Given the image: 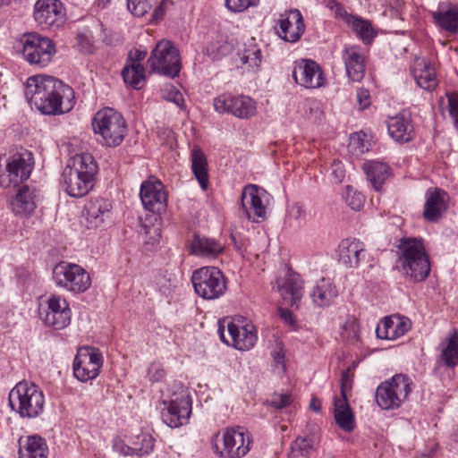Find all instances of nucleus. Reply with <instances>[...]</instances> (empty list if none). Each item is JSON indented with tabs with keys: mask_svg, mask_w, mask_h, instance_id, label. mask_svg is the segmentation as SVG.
Wrapping results in <instances>:
<instances>
[{
	"mask_svg": "<svg viewBox=\"0 0 458 458\" xmlns=\"http://www.w3.org/2000/svg\"><path fill=\"white\" fill-rule=\"evenodd\" d=\"M25 96L30 105L44 114H61L71 111L75 104L72 87L47 75L30 77Z\"/></svg>",
	"mask_w": 458,
	"mask_h": 458,
	"instance_id": "1",
	"label": "nucleus"
},
{
	"mask_svg": "<svg viewBox=\"0 0 458 458\" xmlns=\"http://www.w3.org/2000/svg\"><path fill=\"white\" fill-rule=\"evenodd\" d=\"M97 172L98 165L91 155H75L63 170L62 188L71 197H83L93 188Z\"/></svg>",
	"mask_w": 458,
	"mask_h": 458,
	"instance_id": "2",
	"label": "nucleus"
},
{
	"mask_svg": "<svg viewBox=\"0 0 458 458\" xmlns=\"http://www.w3.org/2000/svg\"><path fill=\"white\" fill-rule=\"evenodd\" d=\"M397 267L413 282H422L430 273V262L421 239L403 237L396 245Z\"/></svg>",
	"mask_w": 458,
	"mask_h": 458,
	"instance_id": "3",
	"label": "nucleus"
},
{
	"mask_svg": "<svg viewBox=\"0 0 458 458\" xmlns=\"http://www.w3.org/2000/svg\"><path fill=\"white\" fill-rule=\"evenodd\" d=\"M9 405L22 418H37L44 411L43 392L33 383L21 381L10 391Z\"/></svg>",
	"mask_w": 458,
	"mask_h": 458,
	"instance_id": "4",
	"label": "nucleus"
},
{
	"mask_svg": "<svg viewBox=\"0 0 458 458\" xmlns=\"http://www.w3.org/2000/svg\"><path fill=\"white\" fill-rule=\"evenodd\" d=\"M92 127L95 134L101 137V144L106 147L119 146L127 133V123L123 116L109 107L95 114Z\"/></svg>",
	"mask_w": 458,
	"mask_h": 458,
	"instance_id": "5",
	"label": "nucleus"
},
{
	"mask_svg": "<svg viewBox=\"0 0 458 458\" xmlns=\"http://www.w3.org/2000/svg\"><path fill=\"white\" fill-rule=\"evenodd\" d=\"M411 378L404 374H396L382 382L376 389V402L383 410H394L404 403L411 392Z\"/></svg>",
	"mask_w": 458,
	"mask_h": 458,
	"instance_id": "6",
	"label": "nucleus"
},
{
	"mask_svg": "<svg viewBox=\"0 0 458 458\" xmlns=\"http://www.w3.org/2000/svg\"><path fill=\"white\" fill-rule=\"evenodd\" d=\"M21 43L23 58L30 64L39 68L47 66L56 53L54 41L37 32L25 33L21 39Z\"/></svg>",
	"mask_w": 458,
	"mask_h": 458,
	"instance_id": "7",
	"label": "nucleus"
},
{
	"mask_svg": "<svg viewBox=\"0 0 458 458\" xmlns=\"http://www.w3.org/2000/svg\"><path fill=\"white\" fill-rule=\"evenodd\" d=\"M251 442L249 432L237 427L225 429L222 435L216 434L213 447L221 457L241 458L250 451Z\"/></svg>",
	"mask_w": 458,
	"mask_h": 458,
	"instance_id": "8",
	"label": "nucleus"
},
{
	"mask_svg": "<svg viewBox=\"0 0 458 458\" xmlns=\"http://www.w3.org/2000/svg\"><path fill=\"white\" fill-rule=\"evenodd\" d=\"M55 284L73 293H85L91 285L89 273L80 265L60 261L53 268Z\"/></svg>",
	"mask_w": 458,
	"mask_h": 458,
	"instance_id": "9",
	"label": "nucleus"
},
{
	"mask_svg": "<svg viewBox=\"0 0 458 458\" xmlns=\"http://www.w3.org/2000/svg\"><path fill=\"white\" fill-rule=\"evenodd\" d=\"M151 72L169 78L179 76L181 71L180 53L170 40H160L152 50L148 60Z\"/></svg>",
	"mask_w": 458,
	"mask_h": 458,
	"instance_id": "10",
	"label": "nucleus"
},
{
	"mask_svg": "<svg viewBox=\"0 0 458 458\" xmlns=\"http://www.w3.org/2000/svg\"><path fill=\"white\" fill-rule=\"evenodd\" d=\"M191 282L195 293L205 300L217 299L227 289L224 274L215 267H204L195 270Z\"/></svg>",
	"mask_w": 458,
	"mask_h": 458,
	"instance_id": "11",
	"label": "nucleus"
},
{
	"mask_svg": "<svg viewBox=\"0 0 458 458\" xmlns=\"http://www.w3.org/2000/svg\"><path fill=\"white\" fill-rule=\"evenodd\" d=\"M163 403L165 407L161 416L167 426L178 428L188 422L191 413V399L185 387L179 385L170 399Z\"/></svg>",
	"mask_w": 458,
	"mask_h": 458,
	"instance_id": "12",
	"label": "nucleus"
},
{
	"mask_svg": "<svg viewBox=\"0 0 458 458\" xmlns=\"http://www.w3.org/2000/svg\"><path fill=\"white\" fill-rule=\"evenodd\" d=\"M227 323V329L219 323L218 334L222 342L233 346L240 351H248L251 349L258 339L257 331L253 324L244 323L238 320Z\"/></svg>",
	"mask_w": 458,
	"mask_h": 458,
	"instance_id": "13",
	"label": "nucleus"
},
{
	"mask_svg": "<svg viewBox=\"0 0 458 458\" xmlns=\"http://www.w3.org/2000/svg\"><path fill=\"white\" fill-rule=\"evenodd\" d=\"M33 164L30 152L13 155L8 159L4 172L0 174V185L4 188L18 186L30 177Z\"/></svg>",
	"mask_w": 458,
	"mask_h": 458,
	"instance_id": "14",
	"label": "nucleus"
},
{
	"mask_svg": "<svg viewBox=\"0 0 458 458\" xmlns=\"http://www.w3.org/2000/svg\"><path fill=\"white\" fill-rule=\"evenodd\" d=\"M102 366V353L96 348L85 347L74 358L73 374L78 380L87 382L98 376Z\"/></svg>",
	"mask_w": 458,
	"mask_h": 458,
	"instance_id": "15",
	"label": "nucleus"
},
{
	"mask_svg": "<svg viewBox=\"0 0 458 458\" xmlns=\"http://www.w3.org/2000/svg\"><path fill=\"white\" fill-rule=\"evenodd\" d=\"M214 108L219 113H229L240 119H250L257 112L256 102L243 95H221L214 99Z\"/></svg>",
	"mask_w": 458,
	"mask_h": 458,
	"instance_id": "16",
	"label": "nucleus"
},
{
	"mask_svg": "<svg viewBox=\"0 0 458 458\" xmlns=\"http://www.w3.org/2000/svg\"><path fill=\"white\" fill-rule=\"evenodd\" d=\"M35 21L43 29H57L65 21V13L60 0H38L34 5Z\"/></svg>",
	"mask_w": 458,
	"mask_h": 458,
	"instance_id": "17",
	"label": "nucleus"
},
{
	"mask_svg": "<svg viewBox=\"0 0 458 458\" xmlns=\"http://www.w3.org/2000/svg\"><path fill=\"white\" fill-rule=\"evenodd\" d=\"M275 30L278 37L285 42L295 43L299 41L305 32L302 14L298 9L284 12L280 14Z\"/></svg>",
	"mask_w": 458,
	"mask_h": 458,
	"instance_id": "18",
	"label": "nucleus"
},
{
	"mask_svg": "<svg viewBox=\"0 0 458 458\" xmlns=\"http://www.w3.org/2000/svg\"><path fill=\"white\" fill-rule=\"evenodd\" d=\"M293 78L297 84L306 89H318L326 82L320 66L315 61L307 59L295 62Z\"/></svg>",
	"mask_w": 458,
	"mask_h": 458,
	"instance_id": "19",
	"label": "nucleus"
},
{
	"mask_svg": "<svg viewBox=\"0 0 458 458\" xmlns=\"http://www.w3.org/2000/svg\"><path fill=\"white\" fill-rule=\"evenodd\" d=\"M239 216L253 222H259V218H265L266 207L263 204L261 192L257 185L250 184L243 188L241 196Z\"/></svg>",
	"mask_w": 458,
	"mask_h": 458,
	"instance_id": "20",
	"label": "nucleus"
},
{
	"mask_svg": "<svg viewBox=\"0 0 458 458\" xmlns=\"http://www.w3.org/2000/svg\"><path fill=\"white\" fill-rule=\"evenodd\" d=\"M111 209L109 200L103 198L92 199L84 206L81 224L89 230L99 228L110 217Z\"/></svg>",
	"mask_w": 458,
	"mask_h": 458,
	"instance_id": "21",
	"label": "nucleus"
},
{
	"mask_svg": "<svg viewBox=\"0 0 458 458\" xmlns=\"http://www.w3.org/2000/svg\"><path fill=\"white\" fill-rule=\"evenodd\" d=\"M45 322L54 329L60 330L70 325L72 311L65 298L51 294L47 300Z\"/></svg>",
	"mask_w": 458,
	"mask_h": 458,
	"instance_id": "22",
	"label": "nucleus"
},
{
	"mask_svg": "<svg viewBox=\"0 0 458 458\" xmlns=\"http://www.w3.org/2000/svg\"><path fill=\"white\" fill-rule=\"evenodd\" d=\"M140 196L146 209L153 213H159L165 209L167 195L160 181H145L142 182Z\"/></svg>",
	"mask_w": 458,
	"mask_h": 458,
	"instance_id": "23",
	"label": "nucleus"
},
{
	"mask_svg": "<svg viewBox=\"0 0 458 458\" xmlns=\"http://www.w3.org/2000/svg\"><path fill=\"white\" fill-rule=\"evenodd\" d=\"M386 124L388 134L394 141L403 144L414 140L416 133L410 112L404 110L389 117Z\"/></svg>",
	"mask_w": 458,
	"mask_h": 458,
	"instance_id": "24",
	"label": "nucleus"
},
{
	"mask_svg": "<svg viewBox=\"0 0 458 458\" xmlns=\"http://www.w3.org/2000/svg\"><path fill=\"white\" fill-rule=\"evenodd\" d=\"M424 218L431 223L437 222L448 208L449 196L439 188H429L426 191Z\"/></svg>",
	"mask_w": 458,
	"mask_h": 458,
	"instance_id": "25",
	"label": "nucleus"
},
{
	"mask_svg": "<svg viewBox=\"0 0 458 458\" xmlns=\"http://www.w3.org/2000/svg\"><path fill=\"white\" fill-rule=\"evenodd\" d=\"M411 327V320L398 314L385 317L377 325V336L384 340H396L404 335Z\"/></svg>",
	"mask_w": 458,
	"mask_h": 458,
	"instance_id": "26",
	"label": "nucleus"
},
{
	"mask_svg": "<svg viewBox=\"0 0 458 458\" xmlns=\"http://www.w3.org/2000/svg\"><path fill=\"white\" fill-rule=\"evenodd\" d=\"M365 257V245L360 240L344 239L338 246V260L346 267H357Z\"/></svg>",
	"mask_w": 458,
	"mask_h": 458,
	"instance_id": "27",
	"label": "nucleus"
},
{
	"mask_svg": "<svg viewBox=\"0 0 458 458\" xmlns=\"http://www.w3.org/2000/svg\"><path fill=\"white\" fill-rule=\"evenodd\" d=\"M277 289L285 304L298 306L303 293V282L300 275L288 273L282 284L277 281Z\"/></svg>",
	"mask_w": 458,
	"mask_h": 458,
	"instance_id": "28",
	"label": "nucleus"
},
{
	"mask_svg": "<svg viewBox=\"0 0 458 458\" xmlns=\"http://www.w3.org/2000/svg\"><path fill=\"white\" fill-rule=\"evenodd\" d=\"M146 55V51L135 50L134 53L130 52L129 58L132 60V63L130 66H125L122 71L124 82L133 89H140L142 82L145 81V68L140 64V61Z\"/></svg>",
	"mask_w": 458,
	"mask_h": 458,
	"instance_id": "29",
	"label": "nucleus"
},
{
	"mask_svg": "<svg viewBox=\"0 0 458 458\" xmlns=\"http://www.w3.org/2000/svg\"><path fill=\"white\" fill-rule=\"evenodd\" d=\"M343 60L348 77L352 81H360L365 74V59L360 48L355 46L345 48Z\"/></svg>",
	"mask_w": 458,
	"mask_h": 458,
	"instance_id": "30",
	"label": "nucleus"
},
{
	"mask_svg": "<svg viewBox=\"0 0 458 458\" xmlns=\"http://www.w3.org/2000/svg\"><path fill=\"white\" fill-rule=\"evenodd\" d=\"M19 458H47L48 447L46 440L37 435L20 437Z\"/></svg>",
	"mask_w": 458,
	"mask_h": 458,
	"instance_id": "31",
	"label": "nucleus"
},
{
	"mask_svg": "<svg viewBox=\"0 0 458 458\" xmlns=\"http://www.w3.org/2000/svg\"><path fill=\"white\" fill-rule=\"evenodd\" d=\"M334 417L336 424L345 432L353 430L355 422L354 415L348 403L346 393L343 391V396H335L334 399Z\"/></svg>",
	"mask_w": 458,
	"mask_h": 458,
	"instance_id": "32",
	"label": "nucleus"
},
{
	"mask_svg": "<svg viewBox=\"0 0 458 458\" xmlns=\"http://www.w3.org/2000/svg\"><path fill=\"white\" fill-rule=\"evenodd\" d=\"M411 74L417 84L427 90H431L437 85L433 68L425 58H416L411 68Z\"/></svg>",
	"mask_w": 458,
	"mask_h": 458,
	"instance_id": "33",
	"label": "nucleus"
},
{
	"mask_svg": "<svg viewBox=\"0 0 458 458\" xmlns=\"http://www.w3.org/2000/svg\"><path fill=\"white\" fill-rule=\"evenodd\" d=\"M313 302L318 307L330 306L338 295V291L329 278H320L311 292Z\"/></svg>",
	"mask_w": 458,
	"mask_h": 458,
	"instance_id": "34",
	"label": "nucleus"
},
{
	"mask_svg": "<svg viewBox=\"0 0 458 458\" xmlns=\"http://www.w3.org/2000/svg\"><path fill=\"white\" fill-rule=\"evenodd\" d=\"M35 189L27 185L21 186L14 199L11 201L13 211L17 215L30 214L36 208Z\"/></svg>",
	"mask_w": 458,
	"mask_h": 458,
	"instance_id": "35",
	"label": "nucleus"
},
{
	"mask_svg": "<svg viewBox=\"0 0 458 458\" xmlns=\"http://www.w3.org/2000/svg\"><path fill=\"white\" fill-rule=\"evenodd\" d=\"M191 253L200 257L215 258L223 250V246L214 239L195 234L190 244Z\"/></svg>",
	"mask_w": 458,
	"mask_h": 458,
	"instance_id": "36",
	"label": "nucleus"
},
{
	"mask_svg": "<svg viewBox=\"0 0 458 458\" xmlns=\"http://www.w3.org/2000/svg\"><path fill=\"white\" fill-rule=\"evenodd\" d=\"M363 169L373 188L378 191L384 182L391 175L389 165L384 162L369 161L364 164Z\"/></svg>",
	"mask_w": 458,
	"mask_h": 458,
	"instance_id": "37",
	"label": "nucleus"
},
{
	"mask_svg": "<svg viewBox=\"0 0 458 458\" xmlns=\"http://www.w3.org/2000/svg\"><path fill=\"white\" fill-rule=\"evenodd\" d=\"M191 160L192 173L202 190L206 191L209 183L207 157L200 148H195L191 152Z\"/></svg>",
	"mask_w": 458,
	"mask_h": 458,
	"instance_id": "38",
	"label": "nucleus"
},
{
	"mask_svg": "<svg viewBox=\"0 0 458 458\" xmlns=\"http://www.w3.org/2000/svg\"><path fill=\"white\" fill-rule=\"evenodd\" d=\"M441 360L448 368L458 365V331L454 329L442 344Z\"/></svg>",
	"mask_w": 458,
	"mask_h": 458,
	"instance_id": "39",
	"label": "nucleus"
},
{
	"mask_svg": "<svg viewBox=\"0 0 458 458\" xmlns=\"http://www.w3.org/2000/svg\"><path fill=\"white\" fill-rule=\"evenodd\" d=\"M154 438L148 433H141L131 438L130 445H126L127 454L141 456L148 454L154 447Z\"/></svg>",
	"mask_w": 458,
	"mask_h": 458,
	"instance_id": "40",
	"label": "nucleus"
},
{
	"mask_svg": "<svg viewBox=\"0 0 458 458\" xmlns=\"http://www.w3.org/2000/svg\"><path fill=\"white\" fill-rule=\"evenodd\" d=\"M432 17L441 29L454 33L458 30V11L448 9L441 12H432Z\"/></svg>",
	"mask_w": 458,
	"mask_h": 458,
	"instance_id": "41",
	"label": "nucleus"
},
{
	"mask_svg": "<svg viewBox=\"0 0 458 458\" xmlns=\"http://www.w3.org/2000/svg\"><path fill=\"white\" fill-rule=\"evenodd\" d=\"M316 442L315 436H307L304 437H299L292 443L291 454L293 457H309L314 450Z\"/></svg>",
	"mask_w": 458,
	"mask_h": 458,
	"instance_id": "42",
	"label": "nucleus"
},
{
	"mask_svg": "<svg viewBox=\"0 0 458 458\" xmlns=\"http://www.w3.org/2000/svg\"><path fill=\"white\" fill-rule=\"evenodd\" d=\"M233 46L227 39L219 37L216 40L211 41L206 48L207 55L213 60H218L228 55L233 50Z\"/></svg>",
	"mask_w": 458,
	"mask_h": 458,
	"instance_id": "43",
	"label": "nucleus"
},
{
	"mask_svg": "<svg viewBox=\"0 0 458 458\" xmlns=\"http://www.w3.org/2000/svg\"><path fill=\"white\" fill-rule=\"evenodd\" d=\"M350 21L349 25L362 41L367 44L370 43L375 37V32L370 22L356 16L351 18Z\"/></svg>",
	"mask_w": 458,
	"mask_h": 458,
	"instance_id": "44",
	"label": "nucleus"
},
{
	"mask_svg": "<svg viewBox=\"0 0 458 458\" xmlns=\"http://www.w3.org/2000/svg\"><path fill=\"white\" fill-rule=\"evenodd\" d=\"M345 203L353 210H360L365 203V196L352 186H346L343 194Z\"/></svg>",
	"mask_w": 458,
	"mask_h": 458,
	"instance_id": "45",
	"label": "nucleus"
},
{
	"mask_svg": "<svg viewBox=\"0 0 458 458\" xmlns=\"http://www.w3.org/2000/svg\"><path fill=\"white\" fill-rule=\"evenodd\" d=\"M156 0H127L128 10L137 17L144 16L153 6Z\"/></svg>",
	"mask_w": 458,
	"mask_h": 458,
	"instance_id": "46",
	"label": "nucleus"
},
{
	"mask_svg": "<svg viewBox=\"0 0 458 458\" xmlns=\"http://www.w3.org/2000/svg\"><path fill=\"white\" fill-rule=\"evenodd\" d=\"M242 64H249L251 68H257L261 63V52L259 48L252 47L244 49L242 53L238 54Z\"/></svg>",
	"mask_w": 458,
	"mask_h": 458,
	"instance_id": "47",
	"label": "nucleus"
},
{
	"mask_svg": "<svg viewBox=\"0 0 458 458\" xmlns=\"http://www.w3.org/2000/svg\"><path fill=\"white\" fill-rule=\"evenodd\" d=\"M166 376V371L162 363L153 361L148 369V378L152 383L162 381Z\"/></svg>",
	"mask_w": 458,
	"mask_h": 458,
	"instance_id": "48",
	"label": "nucleus"
},
{
	"mask_svg": "<svg viewBox=\"0 0 458 458\" xmlns=\"http://www.w3.org/2000/svg\"><path fill=\"white\" fill-rule=\"evenodd\" d=\"M259 0H225V6L233 13H241L250 6H256Z\"/></svg>",
	"mask_w": 458,
	"mask_h": 458,
	"instance_id": "49",
	"label": "nucleus"
},
{
	"mask_svg": "<svg viewBox=\"0 0 458 458\" xmlns=\"http://www.w3.org/2000/svg\"><path fill=\"white\" fill-rule=\"evenodd\" d=\"M293 402V397L288 394H274L269 400V405L275 409H283L289 406Z\"/></svg>",
	"mask_w": 458,
	"mask_h": 458,
	"instance_id": "50",
	"label": "nucleus"
},
{
	"mask_svg": "<svg viewBox=\"0 0 458 458\" xmlns=\"http://www.w3.org/2000/svg\"><path fill=\"white\" fill-rule=\"evenodd\" d=\"M449 114L458 128V93L447 94Z\"/></svg>",
	"mask_w": 458,
	"mask_h": 458,
	"instance_id": "51",
	"label": "nucleus"
},
{
	"mask_svg": "<svg viewBox=\"0 0 458 458\" xmlns=\"http://www.w3.org/2000/svg\"><path fill=\"white\" fill-rule=\"evenodd\" d=\"M279 314L286 325L295 328L296 323L292 311L287 309H279Z\"/></svg>",
	"mask_w": 458,
	"mask_h": 458,
	"instance_id": "52",
	"label": "nucleus"
},
{
	"mask_svg": "<svg viewBox=\"0 0 458 458\" xmlns=\"http://www.w3.org/2000/svg\"><path fill=\"white\" fill-rule=\"evenodd\" d=\"M333 12L335 13V16L336 18L344 20L348 24L351 21L350 19L353 18V15L349 14L340 3H338V4L335 7Z\"/></svg>",
	"mask_w": 458,
	"mask_h": 458,
	"instance_id": "53",
	"label": "nucleus"
},
{
	"mask_svg": "<svg viewBox=\"0 0 458 458\" xmlns=\"http://www.w3.org/2000/svg\"><path fill=\"white\" fill-rule=\"evenodd\" d=\"M231 241L237 251L242 252L245 250L246 242L239 233H232Z\"/></svg>",
	"mask_w": 458,
	"mask_h": 458,
	"instance_id": "54",
	"label": "nucleus"
},
{
	"mask_svg": "<svg viewBox=\"0 0 458 458\" xmlns=\"http://www.w3.org/2000/svg\"><path fill=\"white\" fill-rule=\"evenodd\" d=\"M332 168H333L332 174L334 175L335 182H341L344 178V171L342 168L341 164L339 162L338 163L335 162L332 165Z\"/></svg>",
	"mask_w": 458,
	"mask_h": 458,
	"instance_id": "55",
	"label": "nucleus"
},
{
	"mask_svg": "<svg viewBox=\"0 0 458 458\" xmlns=\"http://www.w3.org/2000/svg\"><path fill=\"white\" fill-rule=\"evenodd\" d=\"M169 100H171L172 102H174L176 106H178L179 107H182L183 106V104H184V99H183V96L182 94L178 91L177 89H173L171 92H170V98H169Z\"/></svg>",
	"mask_w": 458,
	"mask_h": 458,
	"instance_id": "56",
	"label": "nucleus"
},
{
	"mask_svg": "<svg viewBox=\"0 0 458 458\" xmlns=\"http://www.w3.org/2000/svg\"><path fill=\"white\" fill-rule=\"evenodd\" d=\"M369 96L367 90H360L357 93V98L359 101L360 106L362 108H365L369 106Z\"/></svg>",
	"mask_w": 458,
	"mask_h": 458,
	"instance_id": "57",
	"label": "nucleus"
},
{
	"mask_svg": "<svg viewBox=\"0 0 458 458\" xmlns=\"http://www.w3.org/2000/svg\"><path fill=\"white\" fill-rule=\"evenodd\" d=\"M272 357L274 362L277 366H281L283 369H284V353L282 352V350L274 351L272 352Z\"/></svg>",
	"mask_w": 458,
	"mask_h": 458,
	"instance_id": "58",
	"label": "nucleus"
},
{
	"mask_svg": "<svg viewBox=\"0 0 458 458\" xmlns=\"http://www.w3.org/2000/svg\"><path fill=\"white\" fill-rule=\"evenodd\" d=\"M350 374L349 369L343 371L341 377V396H343V391L345 393V388L347 385L350 383Z\"/></svg>",
	"mask_w": 458,
	"mask_h": 458,
	"instance_id": "59",
	"label": "nucleus"
},
{
	"mask_svg": "<svg viewBox=\"0 0 458 458\" xmlns=\"http://www.w3.org/2000/svg\"><path fill=\"white\" fill-rule=\"evenodd\" d=\"M310 409L316 412H319L321 410V403L318 398H312L310 403Z\"/></svg>",
	"mask_w": 458,
	"mask_h": 458,
	"instance_id": "60",
	"label": "nucleus"
},
{
	"mask_svg": "<svg viewBox=\"0 0 458 458\" xmlns=\"http://www.w3.org/2000/svg\"><path fill=\"white\" fill-rule=\"evenodd\" d=\"M126 444H124L123 442L120 441V442H117L114 444V447L117 451H119L121 454H124V455H131L132 454H127L126 452Z\"/></svg>",
	"mask_w": 458,
	"mask_h": 458,
	"instance_id": "61",
	"label": "nucleus"
},
{
	"mask_svg": "<svg viewBox=\"0 0 458 458\" xmlns=\"http://www.w3.org/2000/svg\"><path fill=\"white\" fill-rule=\"evenodd\" d=\"M163 13H164V9H163L162 4H161L157 7H156V9L154 11V17L160 18L163 16Z\"/></svg>",
	"mask_w": 458,
	"mask_h": 458,
	"instance_id": "62",
	"label": "nucleus"
},
{
	"mask_svg": "<svg viewBox=\"0 0 458 458\" xmlns=\"http://www.w3.org/2000/svg\"><path fill=\"white\" fill-rule=\"evenodd\" d=\"M337 4H338V2H336L335 0H327L326 1V6L331 11H333Z\"/></svg>",
	"mask_w": 458,
	"mask_h": 458,
	"instance_id": "63",
	"label": "nucleus"
},
{
	"mask_svg": "<svg viewBox=\"0 0 458 458\" xmlns=\"http://www.w3.org/2000/svg\"><path fill=\"white\" fill-rule=\"evenodd\" d=\"M100 4H102L103 5H106L111 0H98Z\"/></svg>",
	"mask_w": 458,
	"mask_h": 458,
	"instance_id": "64",
	"label": "nucleus"
}]
</instances>
